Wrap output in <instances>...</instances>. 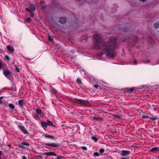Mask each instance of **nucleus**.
<instances>
[{"label": "nucleus", "instance_id": "nucleus-10", "mask_svg": "<svg viewBox=\"0 0 159 159\" xmlns=\"http://www.w3.org/2000/svg\"><path fill=\"white\" fill-rule=\"evenodd\" d=\"M66 20V18L65 17H61L60 19V22L62 23H65Z\"/></svg>", "mask_w": 159, "mask_h": 159}, {"label": "nucleus", "instance_id": "nucleus-16", "mask_svg": "<svg viewBox=\"0 0 159 159\" xmlns=\"http://www.w3.org/2000/svg\"><path fill=\"white\" fill-rule=\"evenodd\" d=\"M18 103L19 105L20 106H22L24 104L23 101L22 100H20L18 102Z\"/></svg>", "mask_w": 159, "mask_h": 159}, {"label": "nucleus", "instance_id": "nucleus-11", "mask_svg": "<svg viewBox=\"0 0 159 159\" xmlns=\"http://www.w3.org/2000/svg\"><path fill=\"white\" fill-rule=\"evenodd\" d=\"M46 122H47V126L49 125V126H52L54 127L55 126V125L53 124L52 122V121H50L48 120H47L46 121Z\"/></svg>", "mask_w": 159, "mask_h": 159}, {"label": "nucleus", "instance_id": "nucleus-22", "mask_svg": "<svg viewBox=\"0 0 159 159\" xmlns=\"http://www.w3.org/2000/svg\"><path fill=\"white\" fill-rule=\"evenodd\" d=\"M92 139L95 142H97V139L95 136H93L92 137Z\"/></svg>", "mask_w": 159, "mask_h": 159}, {"label": "nucleus", "instance_id": "nucleus-26", "mask_svg": "<svg viewBox=\"0 0 159 159\" xmlns=\"http://www.w3.org/2000/svg\"><path fill=\"white\" fill-rule=\"evenodd\" d=\"M99 153L97 152H95L94 153H93V156L95 157L96 156H99Z\"/></svg>", "mask_w": 159, "mask_h": 159}, {"label": "nucleus", "instance_id": "nucleus-12", "mask_svg": "<svg viewBox=\"0 0 159 159\" xmlns=\"http://www.w3.org/2000/svg\"><path fill=\"white\" fill-rule=\"evenodd\" d=\"M41 123L43 127L46 128L47 127V122L42 121L41 122Z\"/></svg>", "mask_w": 159, "mask_h": 159}, {"label": "nucleus", "instance_id": "nucleus-20", "mask_svg": "<svg viewBox=\"0 0 159 159\" xmlns=\"http://www.w3.org/2000/svg\"><path fill=\"white\" fill-rule=\"evenodd\" d=\"M50 156H57L56 154L53 152H50Z\"/></svg>", "mask_w": 159, "mask_h": 159}, {"label": "nucleus", "instance_id": "nucleus-31", "mask_svg": "<svg viewBox=\"0 0 159 159\" xmlns=\"http://www.w3.org/2000/svg\"><path fill=\"white\" fill-rule=\"evenodd\" d=\"M15 70L17 72H20V70L19 69V68L18 67H16Z\"/></svg>", "mask_w": 159, "mask_h": 159}, {"label": "nucleus", "instance_id": "nucleus-8", "mask_svg": "<svg viewBox=\"0 0 159 159\" xmlns=\"http://www.w3.org/2000/svg\"><path fill=\"white\" fill-rule=\"evenodd\" d=\"M44 136L45 138L54 139V137L52 135H48V134H45Z\"/></svg>", "mask_w": 159, "mask_h": 159}, {"label": "nucleus", "instance_id": "nucleus-38", "mask_svg": "<svg viewBox=\"0 0 159 159\" xmlns=\"http://www.w3.org/2000/svg\"><path fill=\"white\" fill-rule=\"evenodd\" d=\"M2 64L1 62H0V69L2 68Z\"/></svg>", "mask_w": 159, "mask_h": 159}, {"label": "nucleus", "instance_id": "nucleus-46", "mask_svg": "<svg viewBox=\"0 0 159 159\" xmlns=\"http://www.w3.org/2000/svg\"><path fill=\"white\" fill-rule=\"evenodd\" d=\"M1 91L0 90V93H1Z\"/></svg>", "mask_w": 159, "mask_h": 159}, {"label": "nucleus", "instance_id": "nucleus-4", "mask_svg": "<svg viewBox=\"0 0 159 159\" xmlns=\"http://www.w3.org/2000/svg\"><path fill=\"white\" fill-rule=\"evenodd\" d=\"M45 145L52 147H58L59 146V145L58 143H47L45 144Z\"/></svg>", "mask_w": 159, "mask_h": 159}, {"label": "nucleus", "instance_id": "nucleus-30", "mask_svg": "<svg viewBox=\"0 0 159 159\" xmlns=\"http://www.w3.org/2000/svg\"><path fill=\"white\" fill-rule=\"evenodd\" d=\"M48 39L50 41H52V39L51 37L49 35H48Z\"/></svg>", "mask_w": 159, "mask_h": 159}, {"label": "nucleus", "instance_id": "nucleus-28", "mask_svg": "<svg viewBox=\"0 0 159 159\" xmlns=\"http://www.w3.org/2000/svg\"><path fill=\"white\" fill-rule=\"evenodd\" d=\"M81 148L83 150H87V148L86 147L83 146V147H81Z\"/></svg>", "mask_w": 159, "mask_h": 159}, {"label": "nucleus", "instance_id": "nucleus-34", "mask_svg": "<svg viewBox=\"0 0 159 159\" xmlns=\"http://www.w3.org/2000/svg\"><path fill=\"white\" fill-rule=\"evenodd\" d=\"M31 20V19L30 18L28 17V18L27 19H26V21L28 22H29Z\"/></svg>", "mask_w": 159, "mask_h": 159}, {"label": "nucleus", "instance_id": "nucleus-1", "mask_svg": "<svg viewBox=\"0 0 159 159\" xmlns=\"http://www.w3.org/2000/svg\"><path fill=\"white\" fill-rule=\"evenodd\" d=\"M94 42V47L97 49H102L107 56L114 57L115 53L114 49L116 43L114 38H111L108 42H100L101 39L99 35L96 34L93 37Z\"/></svg>", "mask_w": 159, "mask_h": 159}, {"label": "nucleus", "instance_id": "nucleus-14", "mask_svg": "<svg viewBox=\"0 0 159 159\" xmlns=\"http://www.w3.org/2000/svg\"><path fill=\"white\" fill-rule=\"evenodd\" d=\"M3 98V97H0V105L5 104V103L2 100Z\"/></svg>", "mask_w": 159, "mask_h": 159}, {"label": "nucleus", "instance_id": "nucleus-19", "mask_svg": "<svg viewBox=\"0 0 159 159\" xmlns=\"http://www.w3.org/2000/svg\"><path fill=\"white\" fill-rule=\"evenodd\" d=\"M77 81L78 84H82L81 81L80 79L78 78L77 80Z\"/></svg>", "mask_w": 159, "mask_h": 159}, {"label": "nucleus", "instance_id": "nucleus-6", "mask_svg": "<svg viewBox=\"0 0 159 159\" xmlns=\"http://www.w3.org/2000/svg\"><path fill=\"white\" fill-rule=\"evenodd\" d=\"M4 75L7 78H8L10 74V72L9 70H5L3 72Z\"/></svg>", "mask_w": 159, "mask_h": 159}, {"label": "nucleus", "instance_id": "nucleus-5", "mask_svg": "<svg viewBox=\"0 0 159 159\" xmlns=\"http://www.w3.org/2000/svg\"><path fill=\"white\" fill-rule=\"evenodd\" d=\"M130 154V152L128 151L122 150L120 155L122 156H125Z\"/></svg>", "mask_w": 159, "mask_h": 159}, {"label": "nucleus", "instance_id": "nucleus-37", "mask_svg": "<svg viewBox=\"0 0 159 159\" xmlns=\"http://www.w3.org/2000/svg\"><path fill=\"white\" fill-rule=\"evenodd\" d=\"M137 63H136V60H134L133 62V64L136 65Z\"/></svg>", "mask_w": 159, "mask_h": 159}, {"label": "nucleus", "instance_id": "nucleus-13", "mask_svg": "<svg viewBox=\"0 0 159 159\" xmlns=\"http://www.w3.org/2000/svg\"><path fill=\"white\" fill-rule=\"evenodd\" d=\"M87 39V38L86 36H84L81 37V41L83 42H84L86 41Z\"/></svg>", "mask_w": 159, "mask_h": 159}, {"label": "nucleus", "instance_id": "nucleus-25", "mask_svg": "<svg viewBox=\"0 0 159 159\" xmlns=\"http://www.w3.org/2000/svg\"><path fill=\"white\" fill-rule=\"evenodd\" d=\"M23 145L25 146L29 147L30 146V144L26 142H23Z\"/></svg>", "mask_w": 159, "mask_h": 159}, {"label": "nucleus", "instance_id": "nucleus-3", "mask_svg": "<svg viewBox=\"0 0 159 159\" xmlns=\"http://www.w3.org/2000/svg\"><path fill=\"white\" fill-rule=\"evenodd\" d=\"M30 8H26V10L31 13L32 11H35L36 9V8L34 5H30Z\"/></svg>", "mask_w": 159, "mask_h": 159}, {"label": "nucleus", "instance_id": "nucleus-2", "mask_svg": "<svg viewBox=\"0 0 159 159\" xmlns=\"http://www.w3.org/2000/svg\"><path fill=\"white\" fill-rule=\"evenodd\" d=\"M18 127L19 129L24 134H29V132H28L27 130L25 128V127L21 125H18Z\"/></svg>", "mask_w": 159, "mask_h": 159}, {"label": "nucleus", "instance_id": "nucleus-42", "mask_svg": "<svg viewBox=\"0 0 159 159\" xmlns=\"http://www.w3.org/2000/svg\"><path fill=\"white\" fill-rule=\"evenodd\" d=\"M22 158H23V159H27L26 158L25 156L22 157Z\"/></svg>", "mask_w": 159, "mask_h": 159}, {"label": "nucleus", "instance_id": "nucleus-29", "mask_svg": "<svg viewBox=\"0 0 159 159\" xmlns=\"http://www.w3.org/2000/svg\"><path fill=\"white\" fill-rule=\"evenodd\" d=\"M104 151V149L101 148L99 150V152L101 153H103Z\"/></svg>", "mask_w": 159, "mask_h": 159}, {"label": "nucleus", "instance_id": "nucleus-7", "mask_svg": "<svg viewBox=\"0 0 159 159\" xmlns=\"http://www.w3.org/2000/svg\"><path fill=\"white\" fill-rule=\"evenodd\" d=\"M159 151V147L153 148L150 150V151L151 152H158Z\"/></svg>", "mask_w": 159, "mask_h": 159}, {"label": "nucleus", "instance_id": "nucleus-24", "mask_svg": "<svg viewBox=\"0 0 159 159\" xmlns=\"http://www.w3.org/2000/svg\"><path fill=\"white\" fill-rule=\"evenodd\" d=\"M149 118L153 120H156L157 119V117H149Z\"/></svg>", "mask_w": 159, "mask_h": 159}, {"label": "nucleus", "instance_id": "nucleus-32", "mask_svg": "<svg viewBox=\"0 0 159 159\" xmlns=\"http://www.w3.org/2000/svg\"><path fill=\"white\" fill-rule=\"evenodd\" d=\"M44 155L50 156V152H45L44 153Z\"/></svg>", "mask_w": 159, "mask_h": 159}, {"label": "nucleus", "instance_id": "nucleus-21", "mask_svg": "<svg viewBox=\"0 0 159 159\" xmlns=\"http://www.w3.org/2000/svg\"><path fill=\"white\" fill-rule=\"evenodd\" d=\"M36 111L39 114H41L42 113V111L39 109H37Z\"/></svg>", "mask_w": 159, "mask_h": 159}, {"label": "nucleus", "instance_id": "nucleus-36", "mask_svg": "<svg viewBox=\"0 0 159 159\" xmlns=\"http://www.w3.org/2000/svg\"><path fill=\"white\" fill-rule=\"evenodd\" d=\"M52 91L55 93H57V91L55 89H53Z\"/></svg>", "mask_w": 159, "mask_h": 159}, {"label": "nucleus", "instance_id": "nucleus-23", "mask_svg": "<svg viewBox=\"0 0 159 159\" xmlns=\"http://www.w3.org/2000/svg\"><path fill=\"white\" fill-rule=\"evenodd\" d=\"M57 157V159H63L64 158V157L60 156H56Z\"/></svg>", "mask_w": 159, "mask_h": 159}, {"label": "nucleus", "instance_id": "nucleus-44", "mask_svg": "<svg viewBox=\"0 0 159 159\" xmlns=\"http://www.w3.org/2000/svg\"><path fill=\"white\" fill-rule=\"evenodd\" d=\"M146 0H140V1L142 2H144L146 1Z\"/></svg>", "mask_w": 159, "mask_h": 159}, {"label": "nucleus", "instance_id": "nucleus-18", "mask_svg": "<svg viewBox=\"0 0 159 159\" xmlns=\"http://www.w3.org/2000/svg\"><path fill=\"white\" fill-rule=\"evenodd\" d=\"M19 148L23 149L25 148V147L23 145V143L19 145Z\"/></svg>", "mask_w": 159, "mask_h": 159}, {"label": "nucleus", "instance_id": "nucleus-40", "mask_svg": "<svg viewBox=\"0 0 159 159\" xmlns=\"http://www.w3.org/2000/svg\"><path fill=\"white\" fill-rule=\"evenodd\" d=\"M30 16H31V17H34V15L33 14H32V12H31V15H30Z\"/></svg>", "mask_w": 159, "mask_h": 159}, {"label": "nucleus", "instance_id": "nucleus-15", "mask_svg": "<svg viewBox=\"0 0 159 159\" xmlns=\"http://www.w3.org/2000/svg\"><path fill=\"white\" fill-rule=\"evenodd\" d=\"M8 106L10 108L12 109H14L15 108V106L11 103L9 104Z\"/></svg>", "mask_w": 159, "mask_h": 159}, {"label": "nucleus", "instance_id": "nucleus-9", "mask_svg": "<svg viewBox=\"0 0 159 159\" xmlns=\"http://www.w3.org/2000/svg\"><path fill=\"white\" fill-rule=\"evenodd\" d=\"M7 48L8 50L11 52H13L14 51V48L13 47H11L10 46H7Z\"/></svg>", "mask_w": 159, "mask_h": 159}, {"label": "nucleus", "instance_id": "nucleus-35", "mask_svg": "<svg viewBox=\"0 0 159 159\" xmlns=\"http://www.w3.org/2000/svg\"><path fill=\"white\" fill-rule=\"evenodd\" d=\"M34 117H35V118L38 119L39 118V116L38 115L36 114L35 115V116H34Z\"/></svg>", "mask_w": 159, "mask_h": 159}, {"label": "nucleus", "instance_id": "nucleus-45", "mask_svg": "<svg viewBox=\"0 0 159 159\" xmlns=\"http://www.w3.org/2000/svg\"><path fill=\"white\" fill-rule=\"evenodd\" d=\"M121 159H127V158H121Z\"/></svg>", "mask_w": 159, "mask_h": 159}, {"label": "nucleus", "instance_id": "nucleus-33", "mask_svg": "<svg viewBox=\"0 0 159 159\" xmlns=\"http://www.w3.org/2000/svg\"><path fill=\"white\" fill-rule=\"evenodd\" d=\"M5 58L6 60H7V61H9V57L7 55H6L5 56Z\"/></svg>", "mask_w": 159, "mask_h": 159}, {"label": "nucleus", "instance_id": "nucleus-27", "mask_svg": "<svg viewBox=\"0 0 159 159\" xmlns=\"http://www.w3.org/2000/svg\"><path fill=\"white\" fill-rule=\"evenodd\" d=\"M142 118L143 119L149 118V117L147 116H142Z\"/></svg>", "mask_w": 159, "mask_h": 159}, {"label": "nucleus", "instance_id": "nucleus-43", "mask_svg": "<svg viewBox=\"0 0 159 159\" xmlns=\"http://www.w3.org/2000/svg\"><path fill=\"white\" fill-rule=\"evenodd\" d=\"M133 90H134L133 89H130V91L132 92L133 91Z\"/></svg>", "mask_w": 159, "mask_h": 159}, {"label": "nucleus", "instance_id": "nucleus-39", "mask_svg": "<svg viewBox=\"0 0 159 159\" xmlns=\"http://www.w3.org/2000/svg\"><path fill=\"white\" fill-rule=\"evenodd\" d=\"M93 87L95 88H97L98 87V85H94Z\"/></svg>", "mask_w": 159, "mask_h": 159}, {"label": "nucleus", "instance_id": "nucleus-41", "mask_svg": "<svg viewBox=\"0 0 159 159\" xmlns=\"http://www.w3.org/2000/svg\"><path fill=\"white\" fill-rule=\"evenodd\" d=\"M93 119H95V120H98V118L97 117H93Z\"/></svg>", "mask_w": 159, "mask_h": 159}, {"label": "nucleus", "instance_id": "nucleus-17", "mask_svg": "<svg viewBox=\"0 0 159 159\" xmlns=\"http://www.w3.org/2000/svg\"><path fill=\"white\" fill-rule=\"evenodd\" d=\"M154 27L155 28L159 27V23H156L154 24Z\"/></svg>", "mask_w": 159, "mask_h": 159}]
</instances>
